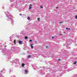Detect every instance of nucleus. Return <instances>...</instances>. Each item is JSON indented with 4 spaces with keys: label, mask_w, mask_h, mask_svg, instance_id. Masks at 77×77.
I'll use <instances>...</instances> for the list:
<instances>
[{
    "label": "nucleus",
    "mask_w": 77,
    "mask_h": 77,
    "mask_svg": "<svg viewBox=\"0 0 77 77\" xmlns=\"http://www.w3.org/2000/svg\"><path fill=\"white\" fill-rule=\"evenodd\" d=\"M52 38L53 39V38H54V37L53 36L52 37Z\"/></svg>",
    "instance_id": "aec40b11"
},
{
    "label": "nucleus",
    "mask_w": 77,
    "mask_h": 77,
    "mask_svg": "<svg viewBox=\"0 0 77 77\" xmlns=\"http://www.w3.org/2000/svg\"><path fill=\"white\" fill-rule=\"evenodd\" d=\"M25 39H28V37H27V36H26L25 37Z\"/></svg>",
    "instance_id": "1a4fd4ad"
},
{
    "label": "nucleus",
    "mask_w": 77,
    "mask_h": 77,
    "mask_svg": "<svg viewBox=\"0 0 77 77\" xmlns=\"http://www.w3.org/2000/svg\"><path fill=\"white\" fill-rule=\"evenodd\" d=\"M60 23H62V22H60Z\"/></svg>",
    "instance_id": "412c9836"
},
{
    "label": "nucleus",
    "mask_w": 77,
    "mask_h": 77,
    "mask_svg": "<svg viewBox=\"0 0 77 77\" xmlns=\"http://www.w3.org/2000/svg\"><path fill=\"white\" fill-rule=\"evenodd\" d=\"M58 8H59V7H56V8H57V9H58Z\"/></svg>",
    "instance_id": "dca6fc26"
},
{
    "label": "nucleus",
    "mask_w": 77,
    "mask_h": 77,
    "mask_svg": "<svg viewBox=\"0 0 77 77\" xmlns=\"http://www.w3.org/2000/svg\"><path fill=\"white\" fill-rule=\"evenodd\" d=\"M59 35H62V34H59Z\"/></svg>",
    "instance_id": "4be33fe9"
},
{
    "label": "nucleus",
    "mask_w": 77,
    "mask_h": 77,
    "mask_svg": "<svg viewBox=\"0 0 77 77\" xmlns=\"http://www.w3.org/2000/svg\"><path fill=\"white\" fill-rule=\"evenodd\" d=\"M27 57L28 58H30L31 57V55H29V56H27Z\"/></svg>",
    "instance_id": "39448f33"
},
{
    "label": "nucleus",
    "mask_w": 77,
    "mask_h": 77,
    "mask_svg": "<svg viewBox=\"0 0 77 77\" xmlns=\"http://www.w3.org/2000/svg\"><path fill=\"white\" fill-rule=\"evenodd\" d=\"M70 28H68V30H70Z\"/></svg>",
    "instance_id": "6ab92c4d"
},
{
    "label": "nucleus",
    "mask_w": 77,
    "mask_h": 77,
    "mask_svg": "<svg viewBox=\"0 0 77 77\" xmlns=\"http://www.w3.org/2000/svg\"><path fill=\"white\" fill-rule=\"evenodd\" d=\"M25 73L27 74V73L28 72V71L27 70H26L25 71Z\"/></svg>",
    "instance_id": "7ed1b4c3"
},
{
    "label": "nucleus",
    "mask_w": 77,
    "mask_h": 77,
    "mask_svg": "<svg viewBox=\"0 0 77 77\" xmlns=\"http://www.w3.org/2000/svg\"><path fill=\"white\" fill-rule=\"evenodd\" d=\"M75 19H77V15L75 16Z\"/></svg>",
    "instance_id": "f8f14e48"
},
{
    "label": "nucleus",
    "mask_w": 77,
    "mask_h": 77,
    "mask_svg": "<svg viewBox=\"0 0 77 77\" xmlns=\"http://www.w3.org/2000/svg\"><path fill=\"white\" fill-rule=\"evenodd\" d=\"M33 45V44H31L30 45L31 48H32V49H33V48H34V47H33V46H32Z\"/></svg>",
    "instance_id": "f257e3e1"
},
{
    "label": "nucleus",
    "mask_w": 77,
    "mask_h": 77,
    "mask_svg": "<svg viewBox=\"0 0 77 77\" xmlns=\"http://www.w3.org/2000/svg\"><path fill=\"white\" fill-rule=\"evenodd\" d=\"M66 30H68V28H66Z\"/></svg>",
    "instance_id": "2eb2a0df"
},
{
    "label": "nucleus",
    "mask_w": 77,
    "mask_h": 77,
    "mask_svg": "<svg viewBox=\"0 0 77 77\" xmlns=\"http://www.w3.org/2000/svg\"><path fill=\"white\" fill-rule=\"evenodd\" d=\"M58 60H59V61H60V59H59Z\"/></svg>",
    "instance_id": "5701e85b"
},
{
    "label": "nucleus",
    "mask_w": 77,
    "mask_h": 77,
    "mask_svg": "<svg viewBox=\"0 0 77 77\" xmlns=\"http://www.w3.org/2000/svg\"><path fill=\"white\" fill-rule=\"evenodd\" d=\"M38 21H40V18H38Z\"/></svg>",
    "instance_id": "9d476101"
},
{
    "label": "nucleus",
    "mask_w": 77,
    "mask_h": 77,
    "mask_svg": "<svg viewBox=\"0 0 77 77\" xmlns=\"http://www.w3.org/2000/svg\"><path fill=\"white\" fill-rule=\"evenodd\" d=\"M30 42H32V40H29Z\"/></svg>",
    "instance_id": "ddd939ff"
},
{
    "label": "nucleus",
    "mask_w": 77,
    "mask_h": 77,
    "mask_svg": "<svg viewBox=\"0 0 77 77\" xmlns=\"http://www.w3.org/2000/svg\"><path fill=\"white\" fill-rule=\"evenodd\" d=\"M46 48H48V46H46Z\"/></svg>",
    "instance_id": "4468645a"
},
{
    "label": "nucleus",
    "mask_w": 77,
    "mask_h": 77,
    "mask_svg": "<svg viewBox=\"0 0 77 77\" xmlns=\"http://www.w3.org/2000/svg\"><path fill=\"white\" fill-rule=\"evenodd\" d=\"M76 63H77V62H74L73 64H75Z\"/></svg>",
    "instance_id": "9b49d317"
},
{
    "label": "nucleus",
    "mask_w": 77,
    "mask_h": 77,
    "mask_svg": "<svg viewBox=\"0 0 77 77\" xmlns=\"http://www.w3.org/2000/svg\"><path fill=\"white\" fill-rule=\"evenodd\" d=\"M27 19H28V20H30V18L29 17H28Z\"/></svg>",
    "instance_id": "0eeeda50"
},
{
    "label": "nucleus",
    "mask_w": 77,
    "mask_h": 77,
    "mask_svg": "<svg viewBox=\"0 0 77 77\" xmlns=\"http://www.w3.org/2000/svg\"><path fill=\"white\" fill-rule=\"evenodd\" d=\"M19 44H22V42H21V41H19Z\"/></svg>",
    "instance_id": "20e7f679"
},
{
    "label": "nucleus",
    "mask_w": 77,
    "mask_h": 77,
    "mask_svg": "<svg viewBox=\"0 0 77 77\" xmlns=\"http://www.w3.org/2000/svg\"><path fill=\"white\" fill-rule=\"evenodd\" d=\"M40 8H43V7L41 6Z\"/></svg>",
    "instance_id": "f3484780"
},
{
    "label": "nucleus",
    "mask_w": 77,
    "mask_h": 77,
    "mask_svg": "<svg viewBox=\"0 0 77 77\" xmlns=\"http://www.w3.org/2000/svg\"><path fill=\"white\" fill-rule=\"evenodd\" d=\"M33 5H32V4H30L29 5V9H32V6Z\"/></svg>",
    "instance_id": "f03ea898"
},
{
    "label": "nucleus",
    "mask_w": 77,
    "mask_h": 77,
    "mask_svg": "<svg viewBox=\"0 0 77 77\" xmlns=\"http://www.w3.org/2000/svg\"><path fill=\"white\" fill-rule=\"evenodd\" d=\"M14 43L15 44H15H16V40H14Z\"/></svg>",
    "instance_id": "423d86ee"
},
{
    "label": "nucleus",
    "mask_w": 77,
    "mask_h": 77,
    "mask_svg": "<svg viewBox=\"0 0 77 77\" xmlns=\"http://www.w3.org/2000/svg\"><path fill=\"white\" fill-rule=\"evenodd\" d=\"M35 42H37V41H36Z\"/></svg>",
    "instance_id": "b1692460"
},
{
    "label": "nucleus",
    "mask_w": 77,
    "mask_h": 77,
    "mask_svg": "<svg viewBox=\"0 0 77 77\" xmlns=\"http://www.w3.org/2000/svg\"><path fill=\"white\" fill-rule=\"evenodd\" d=\"M19 15L20 16L22 15V14H20Z\"/></svg>",
    "instance_id": "a211bd4d"
},
{
    "label": "nucleus",
    "mask_w": 77,
    "mask_h": 77,
    "mask_svg": "<svg viewBox=\"0 0 77 77\" xmlns=\"http://www.w3.org/2000/svg\"><path fill=\"white\" fill-rule=\"evenodd\" d=\"M24 65H25L24 64L22 63V66H23V67L24 66Z\"/></svg>",
    "instance_id": "6e6552de"
}]
</instances>
